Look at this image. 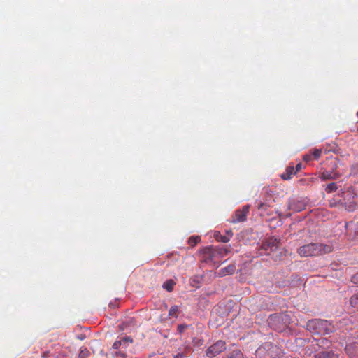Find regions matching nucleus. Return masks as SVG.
<instances>
[{
	"label": "nucleus",
	"mask_w": 358,
	"mask_h": 358,
	"mask_svg": "<svg viewBox=\"0 0 358 358\" xmlns=\"http://www.w3.org/2000/svg\"><path fill=\"white\" fill-rule=\"evenodd\" d=\"M225 358H243V357L241 350H234L228 354Z\"/></svg>",
	"instance_id": "20"
},
{
	"label": "nucleus",
	"mask_w": 358,
	"mask_h": 358,
	"mask_svg": "<svg viewBox=\"0 0 358 358\" xmlns=\"http://www.w3.org/2000/svg\"><path fill=\"white\" fill-rule=\"evenodd\" d=\"M332 169L331 171L324 170L319 175V178L322 180H336L340 177L341 174L336 171L337 164L335 161H331Z\"/></svg>",
	"instance_id": "10"
},
{
	"label": "nucleus",
	"mask_w": 358,
	"mask_h": 358,
	"mask_svg": "<svg viewBox=\"0 0 358 358\" xmlns=\"http://www.w3.org/2000/svg\"><path fill=\"white\" fill-rule=\"evenodd\" d=\"M341 196L343 197L342 209L352 212L358 208L357 194L352 187H349L346 191H343Z\"/></svg>",
	"instance_id": "4"
},
{
	"label": "nucleus",
	"mask_w": 358,
	"mask_h": 358,
	"mask_svg": "<svg viewBox=\"0 0 358 358\" xmlns=\"http://www.w3.org/2000/svg\"><path fill=\"white\" fill-rule=\"evenodd\" d=\"M307 329L313 334L329 335L334 331V327L327 320L314 319L307 323Z\"/></svg>",
	"instance_id": "2"
},
{
	"label": "nucleus",
	"mask_w": 358,
	"mask_h": 358,
	"mask_svg": "<svg viewBox=\"0 0 358 358\" xmlns=\"http://www.w3.org/2000/svg\"><path fill=\"white\" fill-rule=\"evenodd\" d=\"M121 342V350H127L129 345L132 343L133 340L130 337L123 338L120 339Z\"/></svg>",
	"instance_id": "17"
},
{
	"label": "nucleus",
	"mask_w": 358,
	"mask_h": 358,
	"mask_svg": "<svg viewBox=\"0 0 358 358\" xmlns=\"http://www.w3.org/2000/svg\"><path fill=\"white\" fill-rule=\"evenodd\" d=\"M350 173L353 176H358V163L352 166Z\"/></svg>",
	"instance_id": "28"
},
{
	"label": "nucleus",
	"mask_w": 358,
	"mask_h": 358,
	"mask_svg": "<svg viewBox=\"0 0 358 358\" xmlns=\"http://www.w3.org/2000/svg\"><path fill=\"white\" fill-rule=\"evenodd\" d=\"M342 199L336 201L335 199H333L329 201V206L331 207H336L338 209H342Z\"/></svg>",
	"instance_id": "24"
},
{
	"label": "nucleus",
	"mask_w": 358,
	"mask_h": 358,
	"mask_svg": "<svg viewBox=\"0 0 358 358\" xmlns=\"http://www.w3.org/2000/svg\"><path fill=\"white\" fill-rule=\"evenodd\" d=\"M176 282L173 279L167 280L162 285V287L167 291H172Z\"/></svg>",
	"instance_id": "18"
},
{
	"label": "nucleus",
	"mask_w": 358,
	"mask_h": 358,
	"mask_svg": "<svg viewBox=\"0 0 358 358\" xmlns=\"http://www.w3.org/2000/svg\"><path fill=\"white\" fill-rule=\"evenodd\" d=\"M350 304L355 307L358 308V294H355L351 299H350Z\"/></svg>",
	"instance_id": "26"
},
{
	"label": "nucleus",
	"mask_w": 358,
	"mask_h": 358,
	"mask_svg": "<svg viewBox=\"0 0 358 358\" xmlns=\"http://www.w3.org/2000/svg\"><path fill=\"white\" fill-rule=\"evenodd\" d=\"M318 358H338V355L332 351H322L317 354Z\"/></svg>",
	"instance_id": "16"
},
{
	"label": "nucleus",
	"mask_w": 358,
	"mask_h": 358,
	"mask_svg": "<svg viewBox=\"0 0 358 358\" xmlns=\"http://www.w3.org/2000/svg\"><path fill=\"white\" fill-rule=\"evenodd\" d=\"M184 355L182 353H178L174 356V358H183Z\"/></svg>",
	"instance_id": "34"
},
{
	"label": "nucleus",
	"mask_w": 358,
	"mask_h": 358,
	"mask_svg": "<svg viewBox=\"0 0 358 358\" xmlns=\"http://www.w3.org/2000/svg\"><path fill=\"white\" fill-rule=\"evenodd\" d=\"M296 174V171H294V166H288L287 167L285 172L280 175L282 179L285 180H287L292 178V176Z\"/></svg>",
	"instance_id": "15"
},
{
	"label": "nucleus",
	"mask_w": 358,
	"mask_h": 358,
	"mask_svg": "<svg viewBox=\"0 0 358 358\" xmlns=\"http://www.w3.org/2000/svg\"><path fill=\"white\" fill-rule=\"evenodd\" d=\"M201 239L199 236H192L188 239V244L191 247H194L197 243L201 242Z\"/></svg>",
	"instance_id": "19"
},
{
	"label": "nucleus",
	"mask_w": 358,
	"mask_h": 358,
	"mask_svg": "<svg viewBox=\"0 0 358 358\" xmlns=\"http://www.w3.org/2000/svg\"><path fill=\"white\" fill-rule=\"evenodd\" d=\"M249 209V205H245L241 208L237 209L232 215L230 222L238 223L245 222L247 219Z\"/></svg>",
	"instance_id": "9"
},
{
	"label": "nucleus",
	"mask_w": 358,
	"mask_h": 358,
	"mask_svg": "<svg viewBox=\"0 0 358 358\" xmlns=\"http://www.w3.org/2000/svg\"><path fill=\"white\" fill-rule=\"evenodd\" d=\"M303 159L306 162H309L311 160H313V157L311 152L304 155L303 157Z\"/></svg>",
	"instance_id": "29"
},
{
	"label": "nucleus",
	"mask_w": 358,
	"mask_h": 358,
	"mask_svg": "<svg viewBox=\"0 0 358 358\" xmlns=\"http://www.w3.org/2000/svg\"><path fill=\"white\" fill-rule=\"evenodd\" d=\"M289 316L285 313L271 315L269 318V325L273 329L281 331L285 329L289 324Z\"/></svg>",
	"instance_id": "5"
},
{
	"label": "nucleus",
	"mask_w": 358,
	"mask_h": 358,
	"mask_svg": "<svg viewBox=\"0 0 358 358\" xmlns=\"http://www.w3.org/2000/svg\"><path fill=\"white\" fill-rule=\"evenodd\" d=\"M336 150V145H334L333 147L330 148H324V149H314L311 152L312 155H313V157L314 159H318L320 156L322 155V154L323 152H324L325 154L326 153H328V152H335Z\"/></svg>",
	"instance_id": "13"
},
{
	"label": "nucleus",
	"mask_w": 358,
	"mask_h": 358,
	"mask_svg": "<svg viewBox=\"0 0 358 358\" xmlns=\"http://www.w3.org/2000/svg\"><path fill=\"white\" fill-rule=\"evenodd\" d=\"M226 350V343L222 340H219L214 344L209 346L206 351V355L210 358H213Z\"/></svg>",
	"instance_id": "8"
},
{
	"label": "nucleus",
	"mask_w": 358,
	"mask_h": 358,
	"mask_svg": "<svg viewBox=\"0 0 358 358\" xmlns=\"http://www.w3.org/2000/svg\"><path fill=\"white\" fill-rule=\"evenodd\" d=\"M115 356L117 358H125L127 357V350H120L115 352Z\"/></svg>",
	"instance_id": "27"
},
{
	"label": "nucleus",
	"mask_w": 358,
	"mask_h": 358,
	"mask_svg": "<svg viewBox=\"0 0 358 358\" xmlns=\"http://www.w3.org/2000/svg\"><path fill=\"white\" fill-rule=\"evenodd\" d=\"M263 206H264V203H260L259 205L258 206V208L261 209L263 207Z\"/></svg>",
	"instance_id": "35"
},
{
	"label": "nucleus",
	"mask_w": 358,
	"mask_h": 358,
	"mask_svg": "<svg viewBox=\"0 0 358 358\" xmlns=\"http://www.w3.org/2000/svg\"><path fill=\"white\" fill-rule=\"evenodd\" d=\"M301 166H302V165H301V163H299V164L296 166V167L294 168V171H296V173L297 172H299V171L301 170Z\"/></svg>",
	"instance_id": "33"
},
{
	"label": "nucleus",
	"mask_w": 358,
	"mask_h": 358,
	"mask_svg": "<svg viewBox=\"0 0 358 358\" xmlns=\"http://www.w3.org/2000/svg\"><path fill=\"white\" fill-rule=\"evenodd\" d=\"M201 254V262L218 267L221 264L222 258L217 254L215 248L213 246L205 247L199 250Z\"/></svg>",
	"instance_id": "3"
},
{
	"label": "nucleus",
	"mask_w": 358,
	"mask_h": 358,
	"mask_svg": "<svg viewBox=\"0 0 358 358\" xmlns=\"http://www.w3.org/2000/svg\"><path fill=\"white\" fill-rule=\"evenodd\" d=\"M333 251L331 245L321 243H310L300 246L297 249V254L301 257H308L323 255Z\"/></svg>",
	"instance_id": "1"
},
{
	"label": "nucleus",
	"mask_w": 358,
	"mask_h": 358,
	"mask_svg": "<svg viewBox=\"0 0 358 358\" xmlns=\"http://www.w3.org/2000/svg\"><path fill=\"white\" fill-rule=\"evenodd\" d=\"M227 314L221 307L214 309L210 315V322L215 327L222 325L227 320Z\"/></svg>",
	"instance_id": "6"
},
{
	"label": "nucleus",
	"mask_w": 358,
	"mask_h": 358,
	"mask_svg": "<svg viewBox=\"0 0 358 358\" xmlns=\"http://www.w3.org/2000/svg\"><path fill=\"white\" fill-rule=\"evenodd\" d=\"M90 355V352L87 348H83L78 355V358H88Z\"/></svg>",
	"instance_id": "25"
},
{
	"label": "nucleus",
	"mask_w": 358,
	"mask_h": 358,
	"mask_svg": "<svg viewBox=\"0 0 358 358\" xmlns=\"http://www.w3.org/2000/svg\"><path fill=\"white\" fill-rule=\"evenodd\" d=\"M338 189V186L335 182H331L328 184L325 187V191L327 193L330 194L336 192Z\"/></svg>",
	"instance_id": "21"
},
{
	"label": "nucleus",
	"mask_w": 358,
	"mask_h": 358,
	"mask_svg": "<svg viewBox=\"0 0 358 358\" xmlns=\"http://www.w3.org/2000/svg\"><path fill=\"white\" fill-rule=\"evenodd\" d=\"M233 236V232L231 230L227 231L225 234H222L220 231H215L214 234V238L218 242L227 243L230 241Z\"/></svg>",
	"instance_id": "12"
},
{
	"label": "nucleus",
	"mask_w": 358,
	"mask_h": 358,
	"mask_svg": "<svg viewBox=\"0 0 358 358\" xmlns=\"http://www.w3.org/2000/svg\"><path fill=\"white\" fill-rule=\"evenodd\" d=\"M113 349H119L121 350V342L120 340L116 341L113 345Z\"/></svg>",
	"instance_id": "31"
},
{
	"label": "nucleus",
	"mask_w": 358,
	"mask_h": 358,
	"mask_svg": "<svg viewBox=\"0 0 358 358\" xmlns=\"http://www.w3.org/2000/svg\"><path fill=\"white\" fill-rule=\"evenodd\" d=\"M352 282L355 284H358V273L352 277Z\"/></svg>",
	"instance_id": "32"
},
{
	"label": "nucleus",
	"mask_w": 358,
	"mask_h": 358,
	"mask_svg": "<svg viewBox=\"0 0 358 358\" xmlns=\"http://www.w3.org/2000/svg\"><path fill=\"white\" fill-rule=\"evenodd\" d=\"M357 229H358V224H357Z\"/></svg>",
	"instance_id": "36"
},
{
	"label": "nucleus",
	"mask_w": 358,
	"mask_h": 358,
	"mask_svg": "<svg viewBox=\"0 0 358 358\" xmlns=\"http://www.w3.org/2000/svg\"><path fill=\"white\" fill-rule=\"evenodd\" d=\"M187 328V325L186 324H179L178 326V331L180 334H182L185 329H186Z\"/></svg>",
	"instance_id": "30"
},
{
	"label": "nucleus",
	"mask_w": 358,
	"mask_h": 358,
	"mask_svg": "<svg viewBox=\"0 0 358 358\" xmlns=\"http://www.w3.org/2000/svg\"><path fill=\"white\" fill-rule=\"evenodd\" d=\"M179 313V308L177 306H173L169 311V316L178 317Z\"/></svg>",
	"instance_id": "23"
},
{
	"label": "nucleus",
	"mask_w": 358,
	"mask_h": 358,
	"mask_svg": "<svg viewBox=\"0 0 358 358\" xmlns=\"http://www.w3.org/2000/svg\"><path fill=\"white\" fill-rule=\"evenodd\" d=\"M279 245V241L277 238H271L264 242L261 246V249L265 251H273L276 250Z\"/></svg>",
	"instance_id": "11"
},
{
	"label": "nucleus",
	"mask_w": 358,
	"mask_h": 358,
	"mask_svg": "<svg viewBox=\"0 0 358 358\" xmlns=\"http://www.w3.org/2000/svg\"><path fill=\"white\" fill-rule=\"evenodd\" d=\"M215 249L217 252V254H219L221 258H223L230 252V250L226 247H217Z\"/></svg>",
	"instance_id": "22"
},
{
	"label": "nucleus",
	"mask_w": 358,
	"mask_h": 358,
	"mask_svg": "<svg viewBox=\"0 0 358 358\" xmlns=\"http://www.w3.org/2000/svg\"><path fill=\"white\" fill-rule=\"evenodd\" d=\"M308 203L306 198L296 197L289 199L287 201V206L289 210L294 212H301L303 210Z\"/></svg>",
	"instance_id": "7"
},
{
	"label": "nucleus",
	"mask_w": 358,
	"mask_h": 358,
	"mask_svg": "<svg viewBox=\"0 0 358 358\" xmlns=\"http://www.w3.org/2000/svg\"><path fill=\"white\" fill-rule=\"evenodd\" d=\"M236 265L234 264H230L228 266L222 268L219 271V276H224L227 275H231L236 271Z\"/></svg>",
	"instance_id": "14"
}]
</instances>
